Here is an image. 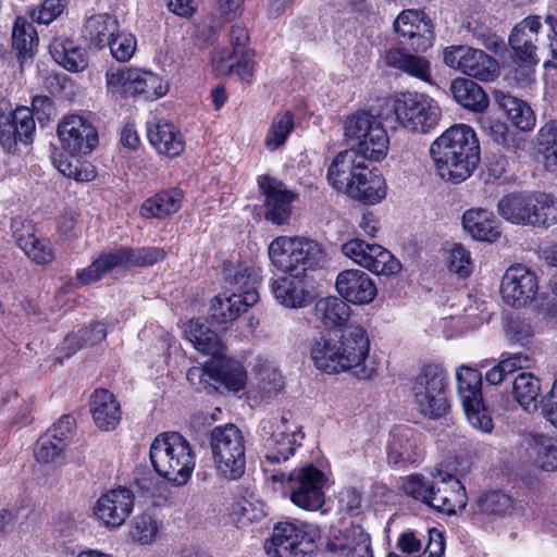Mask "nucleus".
<instances>
[{
    "mask_svg": "<svg viewBox=\"0 0 557 557\" xmlns=\"http://www.w3.org/2000/svg\"><path fill=\"white\" fill-rule=\"evenodd\" d=\"M38 36L34 25L25 17L17 16L12 30V48L18 58H30L37 48Z\"/></svg>",
    "mask_w": 557,
    "mask_h": 557,
    "instance_id": "45",
    "label": "nucleus"
},
{
    "mask_svg": "<svg viewBox=\"0 0 557 557\" xmlns=\"http://www.w3.org/2000/svg\"><path fill=\"white\" fill-rule=\"evenodd\" d=\"M187 339L200 352L208 355L215 360L224 357L226 346L218 334L200 320H191L185 329Z\"/></svg>",
    "mask_w": 557,
    "mask_h": 557,
    "instance_id": "31",
    "label": "nucleus"
},
{
    "mask_svg": "<svg viewBox=\"0 0 557 557\" xmlns=\"http://www.w3.org/2000/svg\"><path fill=\"white\" fill-rule=\"evenodd\" d=\"M107 46L115 60L126 62L134 55L137 41L133 34L117 30Z\"/></svg>",
    "mask_w": 557,
    "mask_h": 557,
    "instance_id": "55",
    "label": "nucleus"
},
{
    "mask_svg": "<svg viewBox=\"0 0 557 557\" xmlns=\"http://www.w3.org/2000/svg\"><path fill=\"white\" fill-rule=\"evenodd\" d=\"M448 376L436 363L423 366L411 383V396L416 409L428 419L443 417L448 408Z\"/></svg>",
    "mask_w": 557,
    "mask_h": 557,
    "instance_id": "8",
    "label": "nucleus"
},
{
    "mask_svg": "<svg viewBox=\"0 0 557 557\" xmlns=\"http://www.w3.org/2000/svg\"><path fill=\"white\" fill-rule=\"evenodd\" d=\"M147 136L159 153L175 158L182 153L185 143L182 134L169 121L156 120L147 125Z\"/></svg>",
    "mask_w": 557,
    "mask_h": 557,
    "instance_id": "28",
    "label": "nucleus"
},
{
    "mask_svg": "<svg viewBox=\"0 0 557 557\" xmlns=\"http://www.w3.org/2000/svg\"><path fill=\"white\" fill-rule=\"evenodd\" d=\"M292 414L283 413L281 417V425L271 433L264 441L267 448L265 459L271 463L286 461L289 456L294 455L296 447L299 446L304 434L298 425H290Z\"/></svg>",
    "mask_w": 557,
    "mask_h": 557,
    "instance_id": "21",
    "label": "nucleus"
},
{
    "mask_svg": "<svg viewBox=\"0 0 557 557\" xmlns=\"http://www.w3.org/2000/svg\"><path fill=\"white\" fill-rule=\"evenodd\" d=\"M462 226L474 239L495 242L500 232L493 212L485 209H469L462 215Z\"/></svg>",
    "mask_w": 557,
    "mask_h": 557,
    "instance_id": "33",
    "label": "nucleus"
},
{
    "mask_svg": "<svg viewBox=\"0 0 557 557\" xmlns=\"http://www.w3.org/2000/svg\"><path fill=\"white\" fill-rule=\"evenodd\" d=\"M527 454L545 471L557 470V443L544 435H532L527 440Z\"/></svg>",
    "mask_w": 557,
    "mask_h": 557,
    "instance_id": "40",
    "label": "nucleus"
},
{
    "mask_svg": "<svg viewBox=\"0 0 557 557\" xmlns=\"http://www.w3.org/2000/svg\"><path fill=\"white\" fill-rule=\"evenodd\" d=\"M49 51L53 60L70 72H81L88 65L85 50L72 39L53 38L49 45Z\"/></svg>",
    "mask_w": 557,
    "mask_h": 557,
    "instance_id": "34",
    "label": "nucleus"
},
{
    "mask_svg": "<svg viewBox=\"0 0 557 557\" xmlns=\"http://www.w3.org/2000/svg\"><path fill=\"white\" fill-rule=\"evenodd\" d=\"M225 281L233 287L232 293L244 294L257 290V274L253 269L244 264H228L224 270Z\"/></svg>",
    "mask_w": 557,
    "mask_h": 557,
    "instance_id": "50",
    "label": "nucleus"
},
{
    "mask_svg": "<svg viewBox=\"0 0 557 557\" xmlns=\"http://www.w3.org/2000/svg\"><path fill=\"white\" fill-rule=\"evenodd\" d=\"M119 29L117 20L109 14L92 15L84 27L85 37L96 49H102Z\"/></svg>",
    "mask_w": 557,
    "mask_h": 557,
    "instance_id": "39",
    "label": "nucleus"
},
{
    "mask_svg": "<svg viewBox=\"0 0 557 557\" xmlns=\"http://www.w3.org/2000/svg\"><path fill=\"white\" fill-rule=\"evenodd\" d=\"M386 62L411 76L422 81L430 79V63L422 57L412 55L401 49H394L387 52Z\"/></svg>",
    "mask_w": 557,
    "mask_h": 557,
    "instance_id": "43",
    "label": "nucleus"
},
{
    "mask_svg": "<svg viewBox=\"0 0 557 557\" xmlns=\"http://www.w3.org/2000/svg\"><path fill=\"white\" fill-rule=\"evenodd\" d=\"M348 196L368 205L377 203L386 196L385 180L377 169H370L363 164L357 180L350 186Z\"/></svg>",
    "mask_w": 557,
    "mask_h": 557,
    "instance_id": "27",
    "label": "nucleus"
},
{
    "mask_svg": "<svg viewBox=\"0 0 557 557\" xmlns=\"http://www.w3.org/2000/svg\"><path fill=\"white\" fill-rule=\"evenodd\" d=\"M149 458L154 471L176 486L190 480L196 465L191 445L178 432L157 435L150 445Z\"/></svg>",
    "mask_w": 557,
    "mask_h": 557,
    "instance_id": "4",
    "label": "nucleus"
},
{
    "mask_svg": "<svg viewBox=\"0 0 557 557\" xmlns=\"http://www.w3.org/2000/svg\"><path fill=\"white\" fill-rule=\"evenodd\" d=\"M323 482V472L313 465L292 471L288 474L292 502L306 510L321 508L324 504Z\"/></svg>",
    "mask_w": 557,
    "mask_h": 557,
    "instance_id": "14",
    "label": "nucleus"
},
{
    "mask_svg": "<svg viewBox=\"0 0 557 557\" xmlns=\"http://www.w3.org/2000/svg\"><path fill=\"white\" fill-rule=\"evenodd\" d=\"M294 127L295 123L293 112L283 111L275 114L264 139V146L267 149L274 151L284 146Z\"/></svg>",
    "mask_w": 557,
    "mask_h": 557,
    "instance_id": "46",
    "label": "nucleus"
},
{
    "mask_svg": "<svg viewBox=\"0 0 557 557\" xmlns=\"http://www.w3.org/2000/svg\"><path fill=\"white\" fill-rule=\"evenodd\" d=\"M338 295L348 304L368 305L377 295L374 281L363 271L347 269L341 271L335 280Z\"/></svg>",
    "mask_w": 557,
    "mask_h": 557,
    "instance_id": "20",
    "label": "nucleus"
},
{
    "mask_svg": "<svg viewBox=\"0 0 557 557\" xmlns=\"http://www.w3.org/2000/svg\"><path fill=\"white\" fill-rule=\"evenodd\" d=\"M90 412L96 425L110 431L117 426L121 420L120 404L114 395L107 389H97L90 399Z\"/></svg>",
    "mask_w": 557,
    "mask_h": 557,
    "instance_id": "30",
    "label": "nucleus"
},
{
    "mask_svg": "<svg viewBox=\"0 0 557 557\" xmlns=\"http://www.w3.org/2000/svg\"><path fill=\"white\" fill-rule=\"evenodd\" d=\"M284 387L281 372L272 367L263 368L259 373L258 391L262 398L269 399L277 395Z\"/></svg>",
    "mask_w": 557,
    "mask_h": 557,
    "instance_id": "57",
    "label": "nucleus"
},
{
    "mask_svg": "<svg viewBox=\"0 0 557 557\" xmlns=\"http://www.w3.org/2000/svg\"><path fill=\"white\" fill-rule=\"evenodd\" d=\"M541 414L557 430V379L541 399Z\"/></svg>",
    "mask_w": 557,
    "mask_h": 557,
    "instance_id": "64",
    "label": "nucleus"
},
{
    "mask_svg": "<svg viewBox=\"0 0 557 557\" xmlns=\"http://www.w3.org/2000/svg\"><path fill=\"white\" fill-rule=\"evenodd\" d=\"M370 341L367 331L351 324L341 334H327L314 339L310 358L314 367L325 373L336 374L354 370L360 380L376 374L374 362L369 360Z\"/></svg>",
    "mask_w": 557,
    "mask_h": 557,
    "instance_id": "1",
    "label": "nucleus"
},
{
    "mask_svg": "<svg viewBox=\"0 0 557 557\" xmlns=\"http://www.w3.org/2000/svg\"><path fill=\"white\" fill-rule=\"evenodd\" d=\"M532 335V326L525 319L511 318L506 325V336L511 343L524 344Z\"/></svg>",
    "mask_w": 557,
    "mask_h": 557,
    "instance_id": "63",
    "label": "nucleus"
},
{
    "mask_svg": "<svg viewBox=\"0 0 557 557\" xmlns=\"http://www.w3.org/2000/svg\"><path fill=\"white\" fill-rule=\"evenodd\" d=\"M430 154L442 180L459 184L469 178L480 162V143L466 124L447 128L430 147Z\"/></svg>",
    "mask_w": 557,
    "mask_h": 557,
    "instance_id": "2",
    "label": "nucleus"
},
{
    "mask_svg": "<svg viewBox=\"0 0 557 557\" xmlns=\"http://www.w3.org/2000/svg\"><path fill=\"white\" fill-rule=\"evenodd\" d=\"M183 198V193L177 188L162 190L144 201L140 215L145 219L166 218L180 210Z\"/></svg>",
    "mask_w": 557,
    "mask_h": 557,
    "instance_id": "36",
    "label": "nucleus"
},
{
    "mask_svg": "<svg viewBox=\"0 0 557 557\" xmlns=\"http://www.w3.org/2000/svg\"><path fill=\"white\" fill-rule=\"evenodd\" d=\"M164 257V250L157 247L121 248L102 253L89 267L77 273V280L82 284H90L113 269L152 265Z\"/></svg>",
    "mask_w": 557,
    "mask_h": 557,
    "instance_id": "11",
    "label": "nucleus"
},
{
    "mask_svg": "<svg viewBox=\"0 0 557 557\" xmlns=\"http://www.w3.org/2000/svg\"><path fill=\"white\" fill-rule=\"evenodd\" d=\"M268 253L276 269L295 278L305 275L307 271L320 268L324 262L322 245L299 237H276L271 242Z\"/></svg>",
    "mask_w": 557,
    "mask_h": 557,
    "instance_id": "5",
    "label": "nucleus"
},
{
    "mask_svg": "<svg viewBox=\"0 0 557 557\" xmlns=\"http://www.w3.org/2000/svg\"><path fill=\"white\" fill-rule=\"evenodd\" d=\"M539 143L545 147V166L557 172V120L546 123L539 133Z\"/></svg>",
    "mask_w": 557,
    "mask_h": 557,
    "instance_id": "53",
    "label": "nucleus"
},
{
    "mask_svg": "<svg viewBox=\"0 0 557 557\" xmlns=\"http://www.w3.org/2000/svg\"><path fill=\"white\" fill-rule=\"evenodd\" d=\"M135 96L144 95L147 99H158L166 95L169 91V83L159 75L150 71H136Z\"/></svg>",
    "mask_w": 557,
    "mask_h": 557,
    "instance_id": "49",
    "label": "nucleus"
},
{
    "mask_svg": "<svg viewBox=\"0 0 557 557\" xmlns=\"http://www.w3.org/2000/svg\"><path fill=\"white\" fill-rule=\"evenodd\" d=\"M258 300L259 294L257 290H248L244 294L224 293L218 295L211 301V317L218 323L234 321Z\"/></svg>",
    "mask_w": 557,
    "mask_h": 557,
    "instance_id": "24",
    "label": "nucleus"
},
{
    "mask_svg": "<svg viewBox=\"0 0 557 557\" xmlns=\"http://www.w3.org/2000/svg\"><path fill=\"white\" fill-rule=\"evenodd\" d=\"M215 382L221 383L227 389L237 392L244 388L247 373L239 361L226 357L214 360Z\"/></svg>",
    "mask_w": 557,
    "mask_h": 557,
    "instance_id": "42",
    "label": "nucleus"
},
{
    "mask_svg": "<svg viewBox=\"0 0 557 557\" xmlns=\"http://www.w3.org/2000/svg\"><path fill=\"white\" fill-rule=\"evenodd\" d=\"M537 290V278L525 265H511L502 277L500 295L504 302L510 307L528 306L535 299Z\"/></svg>",
    "mask_w": 557,
    "mask_h": 557,
    "instance_id": "15",
    "label": "nucleus"
},
{
    "mask_svg": "<svg viewBox=\"0 0 557 557\" xmlns=\"http://www.w3.org/2000/svg\"><path fill=\"white\" fill-rule=\"evenodd\" d=\"M424 505L446 515L456 513L467 505L465 487L455 475L440 471L434 474V488Z\"/></svg>",
    "mask_w": 557,
    "mask_h": 557,
    "instance_id": "17",
    "label": "nucleus"
},
{
    "mask_svg": "<svg viewBox=\"0 0 557 557\" xmlns=\"http://www.w3.org/2000/svg\"><path fill=\"white\" fill-rule=\"evenodd\" d=\"M466 416L470 424L483 433H490L493 430V421L486 408L483 405V399L479 405L470 404L463 407Z\"/></svg>",
    "mask_w": 557,
    "mask_h": 557,
    "instance_id": "62",
    "label": "nucleus"
},
{
    "mask_svg": "<svg viewBox=\"0 0 557 557\" xmlns=\"http://www.w3.org/2000/svg\"><path fill=\"white\" fill-rule=\"evenodd\" d=\"M542 28L541 17L528 16L518 23L510 36L509 45L515 53V61L537 63L536 57L539 33Z\"/></svg>",
    "mask_w": 557,
    "mask_h": 557,
    "instance_id": "22",
    "label": "nucleus"
},
{
    "mask_svg": "<svg viewBox=\"0 0 557 557\" xmlns=\"http://www.w3.org/2000/svg\"><path fill=\"white\" fill-rule=\"evenodd\" d=\"M420 24H431L424 12L419 10H404L394 22V29L401 37L412 35Z\"/></svg>",
    "mask_w": 557,
    "mask_h": 557,
    "instance_id": "58",
    "label": "nucleus"
},
{
    "mask_svg": "<svg viewBox=\"0 0 557 557\" xmlns=\"http://www.w3.org/2000/svg\"><path fill=\"white\" fill-rule=\"evenodd\" d=\"M312 548V540L300 527L290 522H278L271 541L265 544L270 557H305Z\"/></svg>",
    "mask_w": 557,
    "mask_h": 557,
    "instance_id": "16",
    "label": "nucleus"
},
{
    "mask_svg": "<svg viewBox=\"0 0 557 557\" xmlns=\"http://www.w3.org/2000/svg\"><path fill=\"white\" fill-rule=\"evenodd\" d=\"M541 393L540 380L531 372L522 371L515 376L511 386L513 399L527 411L537 409Z\"/></svg>",
    "mask_w": 557,
    "mask_h": 557,
    "instance_id": "41",
    "label": "nucleus"
},
{
    "mask_svg": "<svg viewBox=\"0 0 557 557\" xmlns=\"http://www.w3.org/2000/svg\"><path fill=\"white\" fill-rule=\"evenodd\" d=\"M271 289L275 299L287 308H301L310 302V294L300 282L281 276L272 281Z\"/></svg>",
    "mask_w": 557,
    "mask_h": 557,
    "instance_id": "38",
    "label": "nucleus"
},
{
    "mask_svg": "<svg viewBox=\"0 0 557 557\" xmlns=\"http://www.w3.org/2000/svg\"><path fill=\"white\" fill-rule=\"evenodd\" d=\"M499 215L523 226H549L557 222V199L550 195L509 194L497 203Z\"/></svg>",
    "mask_w": 557,
    "mask_h": 557,
    "instance_id": "7",
    "label": "nucleus"
},
{
    "mask_svg": "<svg viewBox=\"0 0 557 557\" xmlns=\"http://www.w3.org/2000/svg\"><path fill=\"white\" fill-rule=\"evenodd\" d=\"M358 157L356 151L346 149L332 161L327 170V181L336 190L349 194L350 186L364 164Z\"/></svg>",
    "mask_w": 557,
    "mask_h": 557,
    "instance_id": "26",
    "label": "nucleus"
},
{
    "mask_svg": "<svg viewBox=\"0 0 557 557\" xmlns=\"http://www.w3.org/2000/svg\"><path fill=\"white\" fill-rule=\"evenodd\" d=\"M158 530V523L151 516L141 515L136 517L129 534L133 541L148 545L156 540Z\"/></svg>",
    "mask_w": 557,
    "mask_h": 557,
    "instance_id": "56",
    "label": "nucleus"
},
{
    "mask_svg": "<svg viewBox=\"0 0 557 557\" xmlns=\"http://www.w3.org/2000/svg\"><path fill=\"white\" fill-rule=\"evenodd\" d=\"M457 391L461 398L462 406L470 404L479 405L482 400V374L470 367L461 366L457 370Z\"/></svg>",
    "mask_w": 557,
    "mask_h": 557,
    "instance_id": "44",
    "label": "nucleus"
},
{
    "mask_svg": "<svg viewBox=\"0 0 557 557\" xmlns=\"http://www.w3.org/2000/svg\"><path fill=\"white\" fill-rule=\"evenodd\" d=\"M187 381L198 392H210L214 388L212 382L214 376V360L206 367H191L187 371Z\"/></svg>",
    "mask_w": 557,
    "mask_h": 557,
    "instance_id": "59",
    "label": "nucleus"
},
{
    "mask_svg": "<svg viewBox=\"0 0 557 557\" xmlns=\"http://www.w3.org/2000/svg\"><path fill=\"white\" fill-rule=\"evenodd\" d=\"M137 69L110 67L106 73L108 90L121 96H135V79Z\"/></svg>",
    "mask_w": 557,
    "mask_h": 557,
    "instance_id": "48",
    "label": "nucleus"
},
{
    "mask_svg": "<svg viewBox=\"0 0 557 557\" xmlns=\"http://www.w3.org/2000/svg\"><path fill=\"white\" fill-rule=\"evenodd\" d=\"M134 506L133 493L125 488H113L103 493L94 506V515L108 528H120L131 515Z\"/></svg>",
    "mask_w": 557,
    "mask_h": 557,
    "instance_id": "19",
    "label": "nucleus"
},
{
    "mask_svg": "<svg viewBox=\"0 0 557 557\" xmlns=\"http://www.w3.org/2000/svg\"><path fill=\"white\" fill-rule=\"evenodd\" d=\"M65 444L51 437L50 434L41 435L34 447V456L39 463H54L63 456Z\"/></svg>",
    "mask_w": 557,
    "mask_h": 557,
    "instance_id": "52",
    "label": "nucleus"
},
{
    "mask_svg": "<svg viewBox=\"0 0 557 557\" xmlns=\"http://www.w3.org/2000/svg\"><path fill=\"white\" fill-rule=\"evenodd\" d=\"M58 135L62 148L70 154L52 158L55 168L70 178L77 182H90L96 177L95 169L87 163H81L78 154L89 153L97 145L98 136L95 127L78 115L66 116L58 126Z\"/></svg>",
    "mask_w": 557,
    "mask_h": 557,
    "instance_id": "3",
    "label": "nucleus"
},
{
    "mask_svg": "<svg viewBox=\"0 0 557 557\" xmlns=\"http://www.w3.org/2000/svg\"><path fill=\"white\" fill-rule=\"evenodd\" d=\"M342 252L376 275H394L401 269L400 262L383 246L368 244L359 238L345 243L342 246Z\"/></svg>",
    "mask_w": 557,
    "mask_h": 557,
    "instance_id": "13",
    "label": "nucleus"
},
{
    "mask_svg": "<svg viewBox=\"0 0 557 557\" xmlns=\"http://www.w3.org/2000/svg\"><path fill=\"white\" fill-rule=\"evenodd\" d=\"M495 100L513 126L523 132L533 128L535 115L525 101L503 91L495 92Z\"/></svg>",
    "mask_w": 557,
    "mask_h": 557,
    "instance_id": "37",
    "label": "nucleus"
},
{
    "mask_svg": "<svg viewBox=\"0 0 557 557\" xmlns=\"http://www.w3.org/2000/svg\"><path fill=\"white\" fill-rule=\"evenodd\" d=\"M350 315L351 308L342 297H323L314 305V317L326 329L344 326Z\"/></svg>",
    "mask_w": 557,
    "mask_h": 557,
    "instance_id": "35",
    "label": "nucleus"
},
{
    "mask_svg": "<svg viewBox=\"0 0 557 557\" xmlns=\"http://www.w3.org/2000/svg\"><path fill=\"white\" fill-rule=\"evenodd\" d=\"M338 510L348 517H359L363 511L362 495L355 487H345L338 493Z\"/></svg>",
    "mask_w": 557,
    "mask_h": 557,
    "instance_id": "61",
    "label": "nucleus"
},
{
    "mask_svg": "<svg viewBox=\"0 0 557 557\" xmlns=\"http://www.w3.org/2000/svg\"><path fill=\"white\" fill-rule=\"evenodd\" d=\"M478 507L479 511L488 519L504 518L512 512L513 500L508 494L492 491L480 496Z\"/></svg>",
    "mask_w": 557,
    "mask_h": 557,
    "instance_id": "47",
    "label": "nucleus"
},
{
    "mask_svg": "<svg viewBox=\"0 0 557 557\" xmlns=\"http://www.w3.org/2000/svg\"><path fill=\"white\" fill-rule=\"evenodd\" d=\"M107 336L106 327L102 323H95L88 329H83L78 333L82 344H77L76 336L71 335L65 338V345L72 349L71 352L76 351L84 345H96L102 342Z\"/></svg>",
    "mask_w": 557,
    "mask_h": 557,
    "instance_id": "60",
    "label": "nucleus"
},
{
    "mask_svg": "<svg viewBox=\"0 0 557 557\" xmlns=\"http://www.w3.org/2000/svg\"><path fill=\"white\" fill-rule=\"evenodd\" d=\"M450 92L456 102L469 111L482 113L488 108L487 95L479 84L470 78H455L450 83Z\"/></svg>",
    "mask_w": 557,
    "mask_h": 557,
    "instance_id": "32",
    "label": "nucleus"
},
{
    "mask_svg": "<svg viewBox=\"0 0 557 557\" xmlns=\"http://www.w3.org/2000/svg\"><path fill=\"white\" fill-rule=\"evenodd\" d=\"M210 446L218 471L227 480H238L246 469V446L242 431L235 424L215 426Z\"/></svg>",
    "mask_w": 557,
    "mask_h": 557,
    "instance_id": "9",
    "label": "nucleus"
},
{
    "mask_svg": "<svg viewBox=\"0 0 557 557\" xmlns=\"http://www.w3.org/2000/svg\"><path fill=\"white\" fill-rule=\"evenodd\" d=\"M344 138L348 150L372 161L383 160L388 152L389 138L380 120L369 111H357L344 122Z\"/></svg>",
    "mask_w": 557,
    "mask_h": 557,
    "instance_id": "6",
    "label": "nucleus"
},
{
    "mask_svg": "<svg viewBox=\"0 0 557 557\" xmlns=\"http://www.w3.org/2000/svg\"><path fill=\"white\" fill-rule=\"evenodd\" d=\"M444 63L462 74L481 82H494L500 74L498 61L484 50L458 45L446 47Z\"/></svg>",
    "mask_w": 557,
    "mask_h": 557,
    "instance_id": "12",
    "label": "nucleus"
},
{
    "mask_svg": "<svg viewBox=\"0 0 557 557\" xmlns=\"http://www.w3.org/2000/svg\"><path fill=\"white\" fill-rule=\"evenodd\" d=\"M370 535L359 524L345 530H334L326 542V549L345 557H370Z\"/></svg>",
    "mask_w": 557,
    "mask_h": 557,
    "instance_id": "23",
    "label": "nucleus"
},
{
    "mask_svg": "<svg viewBox=\"0 0 557 557\" xmlns=\"http://www.w3.org/2000/svg\"><path fill=\"white\" fill-rule=\"evenodd\" d=\"M17 244L25 255L37 263H48L54 258L50 244L33 234L21 235Z\"/></svg>",
    "mask_w": 557,
    "mask_h": 557,
    "instance_id": "51",
    "label": "nucleus"
},
{
    "mask_svg": "<svg viewBox=\"0 0 557 557\" xmlns=\"http://www.w3.org/2000/svg\"><path fill=\"white\" fill-rule=\"evenodd\" d=\"M396 121L405 129L426 134L434 129L441 119V109L435 100L424 94L404 92L393 101Z\"/></svg>",
    "mask_w": 557,
    "mask_h": 557,
    "instance_id": "10",
    "label": "nucleus"
},
{
    "mask_svg": "<svg viewBox=\"0 0 557 557\" xmlns=\"http://www.w3.org/2000/svg\"><path fill=\"white\" fill-rule=\"evenodd\" d=\"M387 450L388 461L395 466L416 462L422 453L419 436L408 428H398L391 433Z\"/></svg>",
    "mask_w": 557,
    "mask_h": 557,
    "instance_id": "29",
    "label": "nucleus"
},
{
    "mask_svg": "<svg viewBox=\"0 0 557 557\" xmlns=\"http://www.w3.org/2000/svg\"><path fill=\"white\" fill-rule=\"evenodd\" d=\"M258 185L265 197L264 218L273 224L282 225L290 216L292 202L296 199V194L280 181L262 175L258 178Z\"/></svg>",
    "mask_w": 557,
    "mask_h": 557,
    "instance_id": "18",
    "label": "nucleus"
},
{
    "mask_svg": "<svg viewBox=\"0 0 557 557\" xmlns=\"http://www.w3.org/2000/svg\"><path fill=\"white\" fill-rule=\"evenodd\" d=\"M401 488L406 495L425 504L434 488V474L432 479L423 474L409 475L404 479Z\"/></svg>",
    "mask_w": 557,
    "mask_h": 557,
    "instance_id": "54",
    "label": "nucleus"
},
{
    "mask_svg": "<svg viewBox=\"0 0 557 557\" xmlns=\"http://www.w3.org/2000/svg\"><path fill=\"white\" fill-rule=\"evenodd\" d=\"M34 112L29 108L15 109L10 121L0 131V143L8 150L12 149L17 141L25 145L33 141L35 134Z\"/></svg>",
    "mask_w": 557,
    "mask_h": 557,
    "instance_id": "25",
    "label": "nucleus"
}]
</instances>
